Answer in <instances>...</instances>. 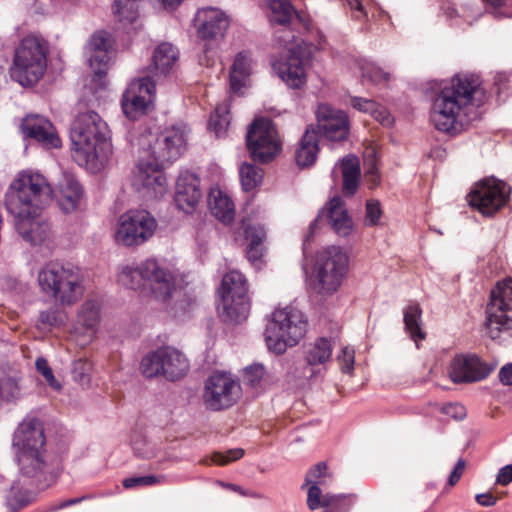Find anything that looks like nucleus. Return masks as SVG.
Returning <instances> with one entry per match:
<instances>
[{"label":"nucleus","instance_id":"393cba45","mask_svg":"<svg viewBox=\"0 0 512 512\" xmlns=\"http://www.w3.org/2000/svg\"><path fill=\"white\" fill-rule=\"evenodd\" d=\"M202 197L199 178L191 172L180 173L176 182L175 204L185 213L192 212Z\"/></svg>","mask_w":512,"mask_h":512},{"label":"nucleus","instance_id":"4be33fe9","mask_svg":"<svg viewBox=\"0 0 512 512\" xmlns=\"http://www.w3.org/2000/svg\"><path fill=\"white\" fill-rule=\"evenodd\" d=\"M319 131L329 141L341 142L349 133L347 115L328 104H320L316 110Z\"/></svg>","mask_w":512,"mask_h":512},{"label":"nucleus","instance_id":"c85d7f7f","mask_svg":"<svg viewBox=\"0 0 512 512\" xmlns=\"http://www.w3.org/2000/svg\"><path fill=\"white\" fill-rule=\"evenodd\" d=\"M329 224L339 236H348L353 229V221L349 216L341 197H333L325 207Z\"/></svg>","mask_w":512,"mask_h":512},{"label":"nucleus","instance_id":"6e6552de","mask_svg":"<svg viewBox=\"0 0 512 512\" xmlns=\"http://www.w3.org/2000/svg\"><path fill=\"white\" fill-rule=\"evenodd\" d=\"M48 52V43L42 36L29 34L22 38L14 50L12 79L24 87L38 83L47 69Z\"/></svg>","mask_w":512,"mask_h":512},{"label":"nucleus","instance_id":"a18cd8bd","mask_svg":"<svg viewBox=\"0 0 512 512\" xmlns=\"http://www.w3.org/2000/svg\"><path fill=\"white\" fill-rule=\"evenodd\" d=\"M265 368L261 364H253L244 369L243 382L251 388H262Z\"/></svg>","mask_w":512,"mask_h":512},{"label":"nucleus","instance_id":"ddd939ff","mask_svg":"<svg viewBox=\"0 0 512 512\" xmlns=\"http://www.w3.org/2000/svg\"><path fill=\"white\" fill-rule=\"evenodd\" d=\"M157 222L146 210H129L117 219L114 239L125 247H135L148 241L155 233Z\"/></svg>","mask_w":512,"mask_h":512},{"label":"nucleus","instance_id":"ea45409f","mask_svg":"<svg viewBox=\"0 0 512 512\" xmlns=\"http://www.w3.org/2000/svg\"><path fill=\"white\" fill-rule=\"evenodd\" d=\"M142 0H115L113 12L120 23H133L138 17L139 4Z\"/></svg>","mask_w":512,"mask_h":512},{"label":"nucleus","instance_id":"c756f323","mask_svg":"<svg viewBox=\"0 0 512 512\" xmlns=\"http://www.w3.org/2000/svg\"><path fill=\"white\" fill-rule=\"evenodd\" d=\"M163 377L176 381L184 377L189 370V360L178 349L170 346L163 347Z\"/></svg>","mask_w":512,"mask_h":512},{"label":"nucleus","instance_id":"aec40b11","mask_svg":"<svg viewBox=\"0 0 512 512\" xmlns=\"http://www.w3.org/2000/svg\"><path fill=\"white\" fill-rule=\"evenodd\" d=\"M509 198L506 184L496 179H486L470 194L469 203L485 216L500 210Z\"/></svg>","mask_w":512,"mask_h":512},{"label":"nucleus","instance_id":"49530a36","mask_svg":"<svg viewBox=\"0 0 512 512\" xmlns=\"http://www.w3.org/2000/svg\"><path fill=\"white\" fill-rule=\"evenodd\" d=\"M362 77L367 78L373 83H387L390 80V73L385 72L374 63H366L362 66Z\"/></svg>","mask_w":512,"mask_h":512},{"label":"nucleus","instance_id":"b1692460","mask_svg":"<svg viewBox=\"0 0 512 512\" xmlns=\"http://www.w3.org/2000/svg\"><path fill=\"white\" fill-rule=\"evenodd\" d=\"M198 35L202 39H217L224 36L229 21L221 10L213 7L199 9L194 18Z\"/></svg>","mask_w":512,"mask_h":512},{"label":"nucleus","instance_id":"e2e57ef3","mask_svg":"<svg viewBox=\"0 0 512 512\" xmlns=\"http://www.w3.org/2000/svg\"><path fill=\"white\" fill-rule=\"evenodd\" d=\"M498 378L503 385H512V363H507L501 367Z\"/></svg>","mask_w":512,"mask_h":512},{"label":"nucleus","instance_id":"c9c22d12","mask_svg":"<svg viewBox=\"0 0 512 512\" xmlns=\"http://www.w3.org/2000/svg\"><path fill=\"white\" fill-rule=\"evenodd\" d=\"M251 72V59L245 52H240L234 59L230 70V90L240 93L246 87Z\"/></svg>","mask_w":512,"mask_h":512},{"label":"nucleus","instance_id":"0eeeda50","mask_svg":"<svg viewBox=\"0 0 512 512\" xmlns=\"http://www.w3.org/2000/svg\"><path fill=\"white\" fill-rule=\"evenodd\" d=\"M37 281L41 292L62 306L75 304L84 292L80 269L70 263L44 264L38 271Z\"/></svg>","mask_w":512,"mask_h":512},{"label":"nucleus","instance_id":"8fccbe9b","mask_svg":"<svg viewBox=\"0 0 512 512\" xmlns=\"http://www.w3.org/2000/svg\"><path fill=\"white\" fill-rule=\"evenodd\" d=\"M99 317L98 309L92 303H85L79 312V320L84 326L92 328Z\"/></svg>","mask_w":512,"mask_h":512},{"label":"nucleus","instance_id":"603ef678","mask_svg":"<svg viewBox=\"0 0 512 512\" xmlns=\"http://www.w3.org/2000/svg\"><path fill=\"white\" fill-rule=\"evenodd\" d=\"M382 215V210L380 207V203L377 200H368L366 202V215L365 222L369 226L377 225L380 217Z\"/></svg>","mask_w":512,"mask_h":512},{"label":"nucleus","instance_id":"72a5a7b5","mask_svg":"<svg viewBox=\"0 0 512 512\" xmlns=\"http://www.w3.org/2000/svg\"><path fill=\"white\" fill-rule=\"evenodd\" d=\"M178 59L177 49L170 43H162L154 51L149 66L153 76L167 75Z\"/></svg>","mask_w":512,"mask_h":512},{"label":"nucleus","instance_id":"4d7b16f0","mask_svg":"<svg viewBox=\"0 0 512 512\" xmlns=\"http://www.w3.org/2000/svg\"><path fill=\"white\" fill-rule=\"evenodd\" d=\"M147 441L140 436L132 440V449L134 453L142 458H150L154 456V452L147 448Z\"/></svg>","mask_w":512,"mask_h":512},{"label":"nucleus","instance_id":"1a4fd4ad","mask_svg":"<svg viewBox=\"0 0 512 512\" xmlns=\"http://www.w3.org/2000/svg\"><path fill=\"white\" fill-rule=\"evenodd\" d=\"M307 320L295 307L276 309L265 329L268 349L278 355L295 346L306 334Z\"/></svg>","mask_w":512,"mask_h":512},{"label":"nucleus","instance_id":"bf43d9fd","mask_svg":"<svg viewBox=\"0 0 512 512\" xmlns=\"http://www.w3.org/2000/svg\"><path fill=\"white\" fill-rule=\"evenodd\" d=\"M443 412L455 419H463L466 412L464 406L458 403H450L443 408Z\"/></svg>","mask_w":512,"mask_h":512},{"label":"nucleus","instance_id":"6e6d98bb","mask_svg":"<svg viewBox=\"0 0 512 512\" xmlns=\"http://www.w3.org/2000/svg\"><path fill=\"white\" fill-rule=\"evenodd\" d=\"M338 360L341 363L342 372L346 374L350 373L354 365V350L350 347H344L341 355L338 356Z\"/></svg>","mask_w":512,"mask_h":512},{"label":"nucleus","instance_id":"a878e982","mask_svg":"<svg viewBox=\"0 0 512 512\" xmlns=\"http://www.w3.org/2000/svg\"><path fill=\"white\" fill-rule=\"evenodd\" d=\"M22 132L48 148H58L61 140L52 123L40 115H28L21 124Z\"/></svg>","mask_w":512,"mask_h":512},{"label":"nucleus","instance_id":"7c9ffc66","mask_svg":"<svg viewBox=\"0 0 512 512\" xmlns=\"http://www.w3.org/2000/svg\"><path fill=\"white\" fill-rule=\"evenodd\" d=\"M209 209L215 218L225 225L235 218V205L231 197L218 187L211 188L208 197Z\"/></svg>","mask_w":512,"mask_h":512},{"label":"nucleus","instance_id":"680f3d73","mask_svg":"<svg viewBox=\"0 0 512 512\" xmlns=\"http://www.w3.org/2000/svg\"><path fill=\"white\" fill-rule=\"evenodd\" d=\"M511 482H512V464H509V465L502 467L499 470V472L497 474V478H496V483L506 486Z\"/></svg>","mask_w":512,"mask_h":512},{"label":"nucleus","instance_id":"58836bf2","mask_svg":"<svg viewBox=\"0 0 512 512\" xmlns=\"http://www.w3.org/2000/svg\"><path fill=\"white\" fill-rule=\"evenodd\" d=\"M351 105L360 112L370 114L384 125L390 123L389 113L386 108L371 99L353 97L351 99Z\"/></svg>","mask_w":512,"mask_h":512},{"label":"nucleus","instance_id":"2f4dec72","mask_svg":"<svg viewBox=\"0 0 512 512\" xmlns=\"http://www.w3.org/2000/svg\"><path fill=\"white\" fill-rule=\"evenodd\" d=\"M242 228L246 234L249 244L247 246V258L250 263L257 266L261 262L264 252V240L266 238V231L261 224H247L244 220Z\"/></svg>","mask_w":512,"mask_h":512},{"label":"nucleus","instance_id":"69168bd1","mask_svg":"<svg viewBox=\"0 0 512 512\" xmlns=\"http://www.w3.org/2000/svg\"><path fill=\"white\" fill-rule=\"evenodd\" d=\"M510 74L506 72H498L494 76V84L498 87V93H501L509 82Z\"/></svg>","mask_w":512,"mask_h":512},{"label":"nucleus","instance_id":"412c9836","mask_svg":"<svg viewBox=\"0 0 512 512\" xmlns=\"http://www.w3.org/2000/svg\"><path fill=\"white\" fill-rule=\"evenodd\" d=\"M332 350L330 340L324 337L307 344L304 347L305 364L295 376L308 381L323 378L326 373V364L331 360Z\"/></svg>","mask_w":512,"mask_h":512},{"label":"nucleus","instance_id":"7ed1b4c3","mask_svg":"<svg viewBox=\"0 0 512 512\" xmlns=\"http://www.w3.org/2000/svg\"><path fill=\"white\" fill-rule=\"evenodd\" d=\"M268 8L270 22L282 27L275 32V39L283 51L279 58L272 60V67L289 87L300 88L306 82L309 52L287 27L297 17V11L289 0H270Z\"/></svg>","mask_w":512,"mask_h":512},{"label":"nucleus","instance_id":"5fc2aeb1","mask_svg":"<svg viewBox=\"0 0 512 512\" xmlns=\"http://www.w3.org/2000/svg\"><path fill=\"white\" fill-rule=\"evenodd\" d=\"M39 321L46 326H59L64 322V316L58 309L51 308L40 313Z\"/></svg>","mask_w":512,"mask_h":512},{"label":"nucleus","instance_id":"a211bd4d","mask_svg":"<svg viewBox=\"0 0 512 512\" xmlns=\"http://www.w3.org/2000/svg\"><path fill=\"white\" fill-rule=\"evenodd\" d=\"M155 82L150 76L134 79L128 85L121 100L122 111L130 120L145 115L153 103Z\"/></svg>","mask_w":512,"mask_h":512},{"label":"nucleus","instance_id":"3c124183","mask_svg":"<svg viewBox=\"0 0 512 512\" xmlns=\"http://www.w3.org/2000/svg\"><path fill=\"white\" fill-rule=\"evenodd\" d=\"M244 455V450L241 448L229 449L226 452H215L212 456V461L218 465H226L230 462L240 459Z\"/></svg>","mask_w":512,"mask_h":512},{"label":"nucleus","instance_id":"338daca9","mask_svg":"<svg viewBox=\"0 0 512 512\" xmlns=\"http://www.w3.org/2000/svg\"><path fill=\"white\" fill-rule=\"evenodd\" d=\"M365 173H366L367 180L369 181L371 186L378 185L380 178H379L378 170H377L375 163H371Z\"/></svg>","mask_w":512,"mask_h":512},{"label":"nucleus","instance_id":"de8ad7c7","mask_svg":"<svg viewBox=\"0 0 512 512\" xmlns=\"http://www.w3.org/2000/svg\"><path fill=\"white\" fill-rule=\"evenodd\" d=\"M164 480V475L136 476L124 479L123 486L127 489L142 486H153L162 483Z\"/></svg>","mask_w":512,"mask_h":512},{"label":"nucleus","instance_id":"79ce46f5","mask_svg":"<svg viewBox=\"0 0 512 512\" xmlns=\"http://www.w3.org/2000/svg\"><path fill=\"white\" fill-rule=\"evenodd\" d=\"M229 124L230 117L228 105H218L210 116L209 128L213 130L217 136H221L225 133Z\"/></svg>","mask_w":512,"mask_h":512},{"label":"nucleus","instance_id":"09e8293b","mask_svg":"<svg viewBox=\"0 0 512 512\" xmlns=\"http://www.w3.org/2000/svg\"><path fill=\"white\" fill-rule=\"evenodd\" d=\"M92 364L86 359H78L73 362L72 376L80 384H87L90 380Z\"/></svg>","mask_w":512,"mask_h":512},{"label":"nucleus","instance_id":"f8f14e48","mask_svg":"<svg viewBox=\"0 0 512 512\" xmlns=\"http://www.w3.org/2000/svg\"><path fill=\"white\" fill-rule=\"evenodd\" d=\"M247 282L243 274L230 271L224 275L219 294L222 301V317L225 321H244L250 311Z\"/></svg>","mask_w":512,"mask_h":512},{"label":"nucleus","instance_id":"423d86ee","mask_svg":"<svg viewBox=\"0 0 512 512\" xmlns=\"http://www.w3.org/2000/svg\"><path fill=\"white\" fill-rule=\"evenodd\" d=\"M52 189L46 178L37 172H19L5 194L7 211L14 216L36 215L52 199Z\"/></svg>","mask_w":512,"mask_h":512},{"label":"nucleus","instance_id":"4468645a","mask_svg":"<svg viewBox=\"0 0 512 512\" xmlns=\"http://www.w3.org/2000/svg\"><path fill=\"white\" fill-rule=\"evenodd\" d=\"M143 270L146 276L145 290L155 301L170 305L181 293L177 276L165 261L148 258L144 260Z\"/></svg>","mask_w":512,"mask_h":512},{"label":"nucleus","instance_id":"13d9d810","mask_svg":"<svg viewBox=\"0 0 512 512\" xmlns=\"http://www.w3.org/2000/svg\"><path fill=\"white\" fill-rule=\"evenodd\" d=\"M465 467H466V463L463 459H459L456 462L455 467L452 470V472L449 476V479H448L449 486H454L460 480V478L462 477V475L464 473Z\"/></svg>","mask_w":512,"mask_h":512},{"label":"nucleus","instance_id":"4c0bfd02","mask_svg":"<svg viewBox=\"0 0 512 512\" xmlns=\"http://www.w3.org/2000/svg\"><path fill=\"white\" fill-rule=\"evenodd\" d=\"M405 330L418 346V342L425 339L421 329L422 310L418 303H410L403 310Z\"/></svg>","mask_w":512,"mask_h":512},{"label":"nucleus","instance_id":"37998d69","mask_svg":"<svg viewBox=\"0 0 512 512\" xmlns=\"http://www.w3.org/2000/svg\"><path fill=\"white\" fill-rule=\"evenodd\" d=\"M242 187L245 191H250L255 188L262 180V170L248 163H243L239 169Z\"/></svg>","mask_w":512,"mask_h":512},{"label":"nucleus","instance_id":"0e129e2a","mask_svg":"<svg viewBox=\"0 0 512 512\" xmlns=\"http://www.w3.org/2000/svg\"><path fill=\"white\" fill-rule=\"evenodd\" d=\"M475 500L479 505L483 507H492L497 502V498L491 493L477 494Z\"/></svg>","mask_w":512,"mask_h":512},{"label":"nucleus","instance_id":"9b49d317","mask_svg":"<svg viewBox=\"0 0 512 512\" xmlns=\"http://www.w3.org/2000/svg\"><path fill=\"white\" fill-rule=\"evenodd\" d=\"M330 480L325 462H319L307 472L302 489L308 487V508L312 511L323 508V512H348L350 502L347 495L323 494V487H326Z\"/></svg>","mask_w":512,"mask_h":512},{"label":"nucleus","instance_id":"cd10ccee","mask_svg":"<svg viewBox=\"0 0 512 512\" xmlns=\"http://www.w3.org/2000/svg\"><path fill=\"white\" fill-rule=\"evenodd\" d=\"M57 200L59 207L65 213H71L79 209L83 199V188L75 178L68 172H63L57 185Z\"/></svg>","mask_w":512,"mask_h":512},{"label":"nucleus","instance_id":"6ab92c4d","mask_svg":"<svg viewBox=\"0 0 512 512\" xmlns=\"http://www.w3.org/2000/svg\"><path fill=\"white\" fill-rule=\"evenodd\" d=\"M476 354H458L450 362L448 374L455 384L474 383L486 379L496 368Z\"/></svg>","mask_w":512,"mask_h":512},{"label":"nucleus","instance_id":"473e14b6","mask_svg":"<svg viewBox=\"0 0 512 512\" xmlns=\"http://www.w3.org/2000/svg\"><path fill=\"white\" fill-rule=\"evenodd\" d=\"M319 151L317 132L313 127H308L300 139L295 152V161L298 166L304 168L311 166Z\"/></svg>","mask_w":512,"mask_h":512},{"label":"nucleus","instance_id":"dca6fc26","mask_svg":"<svg viewBox=\"0 0 512 512\" xmlns=\"http://www.w3.org/2000/svg\"><path fill=\"white\" fill-rule=\"evenodd\" d=\"M247 146L253 159L261 162L273 159L281 149L273 122L267 118L256 119L247 132Z\"/></svg>","mask_w":512,"mask_h":512},{"label":"nucleus","instance_id":"bb28decb","mask_svg":"<svg viewBox=\"0 0 512 512\" xmlns=\"http://www.w3.org/2000/svg\"><path fill=\"white\" fill-rule=\"evenodd\" d=\"M15 227L20 236L32 245H41L49 239L50 224L36 215L14 216Z\"/></svg>","mask_w":512,"mask_h":512},{"label":"nucleus","instance_id":"c03bdc74","mask_svg":"<svg viewBox=\"0 0 512 512\" xmlns=\"http://www.w3.org/2000/svg\"><path fill=\"white\" fill-rule=\"evenodd\" d=\"M21 389L16 379L10 376L0 377V405L15 401L20 397Z\"/></svg>","mask_w":512,"mask_h":512},{"label":"nucleus","instance_id":"f03ea898","mask_svg":"<svg viewBox=\"0 0 512 512\" xmlns=\"http://www.w3.org/2000/svg\"><path fill=\"white\" fill-rule=\"evenodd\" d=\"M480 82L472 75H456L435 97L431 122L445 133H459L477 117Z\"/></svg>","mask_w":512,"mask_h":512},{"label":"nucleus","instance_id":"f704fd0d","mask_svg":"<svg viewBox=\"0 0 512 512\" xmlns=\"http://www.w3.org/2000/svg\"><path fill=\"white\" fill-rule=\"evenodd\" d=\"M340 169L343 177V193L346 196H352L358 189L360 166L356 157L346 156L342 159L339 166H335L332 173Z\"/></svg>","mask_w":512,"mask_h":512},{"label":"nucleus","instance_id":"9d476101","mask_svg":"<svg viewBox=\"0 0 512 512\" xmlns=\"http://www.w3.org/2000/svg\"><path fill=\"white\" fill-rule=\"evenodd\" d=\"M349 257L342 248L329 246L320 251L313 266V289L323 296L338 291L348 272Z\"/></svg>","mask_w":512,"mask_h":512},{"label":"nucleus","instance_id":"864d4df0","mask_svg":"<svg viewBox=\"0 0 512 512\" xmlns=\"http://www.w3.org/2000/svg\"><path fill=\"white\" fill-rule=\"evenodd\" d=\"M35 365H36L37 371L42 374V376L45 378V380L48 382V384L52 388H54L56 390L61 388L60 384L55 379L53 372H52L51 368L49 367V364L46 359L38 358L36 360Z\"/></svg>","mask_w":512,"mask_h":512},{"label":"nucleus","instance_id":"2eb2a0df","mask_svg":"<svg viewBox=\"0 0 512 512\" xmlns=\"http://www.w3.org/2000/svg\"><path fill=\"white\" fill-rule=\"evenodd\" d=\"M240 391V384L231 374L214 372L205 381L203 402L211 411L227 409L236 403Z\"/></svg>","mask_w":512,"mask_h":512},{"label":"nucleus","instance_id":"f3484780","mask_svg":"<svg viewBox=\"0 0 512 512\" xmlns=\"http://www.w3.org/2000/svg\"><path fill=\"white\" fill-rule=\"evenodd\" d=\"M486 324L496 331L512 329V279L498 282L486 308Z\"/></svg>","mask_w":512,"mask_h":512},{"label":"nucleus","instance_id":"052dcab7","mask_svg":"<svg viewBox=\"0 0 512 512\" xmlns=\"http://www.w3.org/2000/svg\"><path fill=\"white\" fill-rule=\"evenodd\" d=\"M350 9L355 13L356 19H361L367 16L364 8L363 0H344Z\"/></svg>","mask_w":512,"mask_h":512},{"label":"nucleus","instance_id":"774afa93","mask_svg":"<svg viewBox=\"0 0 512 512\" xmlns=\"http://www.w3.org/2000/svg\"><path fill=\"white\" fill-rule=\"evenodd\" d=\"M84 499V497L82 498H72V499H68V500H65V501H62L57 509H63V508H66L68 506H71V505H74V504H78L80 503L82 500Z\"/></svg>","mask_w":512,"mask_h":512},{"label":"nucleus","instance_id":"a19ab883","mask_svg":"<svg viewBox=\"0 0 512 512\" xmlns=\"http://www.w3.org/2000/svg\"><path fill=\"white\" fill-rule=\"evenodd\" d=\"M163 347L148 353L143 357L140 370L146 378H153L163 376V361H162Z\"/></svg>","mask_w":512,"mask_h":512},{"label":"nucleus","instance_id":"5701e85b","mask_svg":"<svg viewBox=\"0 0 512 512\" xmlns=\"http://www.w3.org/2000/svg\"><path fill=\"white\" fill-rule=\"evenodd\" d=\"M112 47L113 39L110 33L98 31L91 36L86 53L89 65L97 76H103L108 71Z\"/></svg>","mask_w":512,"mask_h":512},{"label":"nucleus","instance_id":"e433bc0d","mask_svg":"<svg viewBox=\"0 0 512 512\" xmlns=\"http://www.w3.org/2000/svg\"><path fill=\"white\" fill-rule=\"evenodd\" d=\"M144 261L133 264L122 266L118 272V282L132 290H145L146 276L144 275Z\"/></svg>","mask_w":512,"mask_h":512},{"label":"nucleus","instance_id":"39448f33","mask_svg":"<svg viewBox=\"0 0 512 512\" xmlns=\"http://www.w3.org/2000/svg\"><path fill=\"white\" fill-rule=\"evenodd\" d=\"M43 423L35 417H26L13 435V447L20 472L39 480L48 469Z\"/></svg>","mask_w":512,"mask_h":512},{"label":"nucleus","instance_id":"f257e3e1","mask_svg":"<svg viewBox=\"0 0 512 512\" xmlns=\"http://www.w3.org/2000/svg\"><path fill=\"white\" fill-rule=\"evenodd\" d=\"M189 128L177 123L159 134L147 133L140 138V156L133 171L131 185L145 200L161 198L167 192L163 167L177 160L185 151Z\"/></svg>","mask_w":512,"mask_h":512},{"label":"nucleus","instance_id":"20e7f679","mask_svg":"<svg viewBox=\"0 0 512 512\" xmlns=\"http://www.w3.org/2000/svg\"><path fill=\"white\" fill-rule=\"evenodd\" d=\"M70 139L75 161L93 173L100 171L112 154L110 129L95 111L77 114L71 124Z\"/></svg>","mask_w":512,"mask_h":512}]
</instances>
